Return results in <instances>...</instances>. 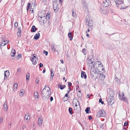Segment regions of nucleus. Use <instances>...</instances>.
<instances>
[{"label":"nucleus","instance_id":"54","mask_svg":"<svg viewBox=\"0 0 130 130\" xmlns=\"http://www.w3.org/2000/svg\"><path fill=\"white\" fill-rule=\"evenodd\" d=\"M89 120H91L92 119V117L91 116H90L89 117Z\"/></svg>","mask_w":130,"mask_h":130},{"label":"nucleus","instance_id":"60","mask_svg":"<svg viewBox=\"0 0 130 130\" xmlns=\"http://www.w3.org/2000/svg\"><path fill=\"white\" fill-rule=\"evenodd\" d=\"M60 61L61 62V63H63V60H62V59H61L60 60Z\"/></svg>","mask_w":130,"mask_h":130},{"label":"nucleus","instance_id":"53","mask_svg":"<svg viewBox=\"0 0 130 130\" xmlns=\"http://www.w3.org/2000/svg\"><path fill=\"white\" fill-rule=\"evenodd\" d=\"M21 71V69L20 68H19L17 70V72H20Z\"/></svg>","mask_w":130,"mask_h":130},{"label":"nucleus","instance_id":"49","mask_svg":"<svg viewBox=\"0 0 130 130\" xmlns=\"http://www.w3.org/2000/svg\"><path fill=\"white\" fill-rule=\"evenodd\" d=\"M43 66V64L41 63H40L39 64V68L41 67H42Z\"/></svg>","mask_w":130,"mask_h":130},{"label":"nucleus","instance_id":"39","mask_svg":"<svg viewBox=\"0 0 130 130\" xmlns=\"http://www.w3.org/2000/svg\"><path fill=\"white\" fill-rule=\"evenodd\" d=\"M6 45V44H5V43H3V39H2V43L1 44L0 46H4Z\"/></svg>","mask_w":130,"mask_h":130},{"label":"nucleus","instance_id":"41","mask_svg":"<svg viewBox=\"0 0 130 130\" xmlns=\"http://www.w3.org/2000/svg\"><path fill=\"white\" fill-rule=\"evenodd\" d=\"M99 103H101L102 104H103L104 102L103 101H102V99H100L99 100Z\"/></svg>","mask_w":130,"mask_h":130},{"label":"nucleus","instance_id":"1","mask_svg":"<svg viewBox=\"0 0 130 130\" xmlns=\"http://www.w3.org/2000/svg\"><path fill=\"white\" fill-rule=\"evenodd\" d=\"M93 67L95 69V70L97 72L100 73L102 71L104 70V67L101 62L96 61L94 62Z\"/></svg>","mask_w":130,"mask_h":130},{"label":"nucleus","instance_id":"6","mask_svg":"<svg viewBox=\"0 0 130 130\" xmlns=\"http://www.w3.org/2000/svg\"><path fill=\"white\" fill-rule=\"evenodd\" d=\"M114 97L113 96L109 97L107 99V102L109 105H111L114 103Z\"/></svg>","mask_w":130,"mask_h":130},{"label":"nucleus","instance_id":"57","mask_svg":"<svg viewBox=\"0 0 130 130\" xmlns=\"http://www.w3.org/2000/svg\"><path fill=\"white\" fill-rule=\"evenodd\" d=\"M26 127V126L25 125H23V126L22 128L23 129H24Z\"/></svg>","mask_w":130,"mask_h":130},{"label":"nucleus","instance_id":"35","mask_svg":"<svg viewBox=\"0 0 130 130\" xmlns=\"http://www.w3.org/2000/svg\"><path fill=\"white\" fill-rule=\"evenodd\" d=\"M22 90H21L20 92V95L21 97H22L23 95L24 94V92H23V91H22Z\"/></svg>","mask_w":130,"mask_h":130},{"label":"nucleus","instance_id":"56","mask_svg":"<svg viewBox=\"0 0 130 130\" xmlns=\"http://www.w3.org/2000/svg\"><path fill=\"white\" fill-rule=\"evenodd\" d=\"M69 94H68L67 93L65 95V97H68V95Z\"/></svg>","mask_w":130,"mask_h":130},{"label":"nucleus","instance_id":"8","mask_svg":"<svg viewBox=\"0 0 130 130\" xmlns=\"http://www.w3.org/2000/svg\"><path fill=\"white\" fill-rule=\"evenodd\" d=\"M119 96L121 100H124V101H125L127 100V99L124 96V94L123 92H122L121 93L119 92Z\"/></svg>","mask_w":130,"mask_h":130},{"label":"nucleus","instance_id":"10","mask_svg":"<svg viewBox=\"0 0 130 130\" xmlns=\"http://www.w3.org/2000/svg\"><path fill=\"white\" fill-rule=\"evenodd\" d=\"M43 119L42 117L39 118L38 120V124L39 126L41 125L43 122Z\"/></svg>","mask_w":130,"mask_h":130},{"label":"nucleus","instance_id":"4","mask_svg":"<svg viewBox=\"0 0 130 130\" xmlns=\"http://www.w3.org/2000/svg\"><path fill=\"white\" fill-rule=\"evenodd\" d=\"M116 6L121 9H126L127 7L124 5L123 3H119L118 2H116Z\"/></svg>","mask_w":130,"mask_h":130},{"label":"nucleus","instance_id":"26","mask_svg":"<svg viewBox=\"0 0 130 130\" xmlns=\"http://www.w3.org/2000/svg\"><path fill=\"white\" fill-rule=\"evenodd\" d=\"M18 85L17 83H15L13 86V90L14 91H15Z\"/></svg>","mask_w":130,"mask_h":130},{"label":"nucleus","instance_id":"5","mask_svg":"<svg viewBox=\"0 0 130 130\" xmlns=\"http://www.w3.org/2000/svg\"><path fill=\"white\" fill-rule=\"evenodd\" d=\"M100 11L101 13L105 14H107L108 12L106 8L103 6H100Z\"/></svg>","mask_w":130,"mask_h":130},{"label":"nucleus","instance_id":"16","mask_svg":"<svg viewBox=\"0 0 130 130\" xmlns=\"http://www.w3.org/2000/svg\"><path fill=\"white\" fill-rule=\"evenodd\" d=\"M3 109L7 111V110L8 108L7 106V103L6 102H5L3 105Z\"/></svg>","mask_w":130,"mask_h":130},{"label":"nucleus","instance_id":"14","mask_svg":"<svg viewBox=\"0 0 130 130\" xmlns=\"http://www.w3.org/2000/svg\"><path fill=\"white\" fill-rule=\"evenodd\" d=\"M109 0L107 1L105 0L104 2V6L105 7H108L109 5Z\"/></svg>","mask_w":130,"mask_h":130},{"label":"nucleus","instance_id":"24","mask_svg":"<svg viewBox=\"0 0 130 130\" xmlns=\"http://www.w3.org/2000/svg\"><path fill=\"white\" fill-rule=\"evenodd\" d=\"M15 50H12L10 55L12 56H15Z\"/></svg>","mask_w":130,"mask_h":130},{"label":"nucleus","instance_id":"33","mask_svg":"<svg viewBox=\"0 0 130 130\" xmlns=\"http://www.w3.org/2000/svg\"><path fill=\"white\" fill-rule=\"evenodd\" d=\"M30 4L29 3H27V10L28 11V10H29V7H30Z\"/></svg>","mask_w":130,"mask_h":130},{"label":"nucleus","instance_id":"63","mask_svg":"<svg viewBox=\"0 0 130 130\" xmlns=\"http://www.w3.org/2000/svg\"><path fill=\"white\" fill-rule=\"evenodd\" d=\"M69 91H70L71 90V88L70 87H69Z\"/></svg>","mask_w":130,"mask_h":130},{"label":"nucleus","instance_id":"32","mask_svg":"<svg viewBox=\"0 0 130 130\" xmlns=\"http://www.w3.org/2000/svg\"><path fill=\"white\" fill-rule=\"evenodd\" d=\"M93 62V61H91V59H90L88 61V62L87 63V64L88 65H90V64H92Z\"/></svg>","mask_w":130,"mask_h":130},{"label":"nucleus","instance_id":"42","mask_svg":"<svg viewBox=\"0 0 130 130\" xmlns=\"http://www.w3.org/2000/svg\"><path fill=\"white\" fill-rule=\"evenodd\" d=\"M52 49L53 50V51L55 52L56 51V50L54 45L52 47Z\"/></svg>","mask_w":130,"mask_h":130},{"label":"nucleus","instance_id":"44","mask_svg":"<svg viewBox=\"0 0 130 130\" xmlns=\"http://www.w3.org/2000/svg\"><path fill=\"white\" fill-rule=\"evenodd\" d=\"M128 124V123L126 121L124 123V126H126V125H127V124Z\"/></svg>","mask_w":130,"mask_h":130},{"label":"nucleus","instance_id":"64","mask_svg":"<svg viewBox=\"0 0 130 130\" xmlns=\"http://www.w3.org/2000/svg\"><path fill=\"white\" fill-rule=\"evenodd\" d=\"M86 36L88 37H89V35L88 34H86Z\"/></svg>","mask_w":130,"mask_h":130},{"label":"nucleus","instance_id":"31","mask_svg":"<svg viewBox=\"0 0 130 130\" xmlns=\"http://www.w3.org/2000/svg\"><path fill=\"white\" fill-rule=\"evenodd\" d=\"M58 7L57 6V8H53L54 10V12L55 13H57L58 10Z\"/></svg>","mask_w":130,"mask_h":130},{"label":"nucleus","instance_id":"36","mask_svg":"<svg viewBox=\"0 0 130 130\" xmlns=\"http://www.w3.org/2000/svg\"><path fill=\"white\" fill-rule=\"evenodd\" d=\"M29 74H27L26 75V79L27 80H28L29 79Z\"/></svg>","mask_w":130,"mask_h":130},{"label":"nucleus","instance_id":"15","mask_svg":"<svg viewBox=\"0 0 130 130\" xmlns=\"http://www.w3.org/2000/svg\"><path fill=\"white\" fill-rule=\"evenodd\" d=\"M40 36V34L39 33H37L35 35L34 38L35 39L37 40L39 38Z\"/></svg>","mask_w":130,"mask_h":130},{"label":"nucleus","instance_id":"50","mask_svg":"<svg viewBox=\"0 0 130 130\" xmlns=\"http://www.w3.org/2000/svg\"><path fill=\"white\" fill-rule=\"evenodd\" d=\"M46 88H49V90L50 91V88H49V87H48V85H45V87H44V88H45V89H45Z\"/></svg>","mask_w":130,"mask_h":130},{"label":"nucleus","instance_id":"47","mask_svg":"<svg viewBox=\"0 0 130 130\" xmlns=\"http://www.w3.org/2000/svg\"><path fill=\"white\" fill-rule=\"evenodd\" d=\"M14 26L15 27H17L18 26V24L17 22H15L14 23Z\"/></svg>","mask_w":130,"mask_h":130},{"label":"nucleus","instance_id":"13","mask_svg":"<svg viewBox=\"0 0 130 130\" xmlns=\"http://www.w3.org/2000/svg\"><path fill=\"white\" fill-rule=\"evenodd\" d=\"M81 77L82 78L86 79L87 78V76L86 73L84 71H82L81 73Z\"/></svg>","mask_w":130,"mask_h":130},{"label":"nucleus","instance_id":"3","mask_svg":"<svg viewBox=\"0 0 130 130\" xmlns=\"http://www.w3.org/2000/svg\"><path fill=\"white\" fill-rule=\"evenodd\" d=\"M87 19L85 20L86 23H88V26L90 28L92 27L93 25V23L92 20H90V18L89 17H87V16H86Z\"/></svg>","mask_w":130,"mask_h":130},{"label":"nucleus","instance_id":"58","mask_svg":"<svg viewBox=\"0 0 130 130\" xmlns=\"http://www.w3.org/2000/svg\"><path fill=\"white\" fill-rule=\"evenodd\" d=\"M36 83H39V80H37V79H36Z\"/></svg>","mask_w":130,"mask_h":130},{"label":"nucleus","instance_id":"11","mask_svg":"<svg viewBox=\"0 0 130 130\" xmlns=\"http://www.w3.org/2000/svg\"><path fill=\"white\" fill-rule=\"evenodd\" d=\"M9 75V71L6 70L5 72V74H4V76H5V77H4V79H5V78H7L8 77Z\"/></svg>","mask_w":130,"mask_h":130},{"label":"nucleus","instance_id":"27","mask_svg":"<svg viewBox=\"0 0 130 130\" xmlns=\"http://www.w3.org/2000/svg\"><path fill=\"white\" fill-rule=\"evenodd\" d=\"M68 110H69V113L71 115H72L73 113V112H72V108H71L70 107L69 108Z\"/></svg>","mask_w":130,"mask_h":130},{"label":"nucleus","instance_id":"20","mask_svg":"<svg viewBox=\"0 0 130 130\" xmlns=\"http://www.w3.org/2000/svg\"><path fill=\"white\" fill-rule=\"evenodd\" d=\"M57 1H54L53 4V8H57V6H58V5L57 3Z\"/></svg>","mask_w":130,"mask_h":130},{"label":"nucleus","instance_id":"21","mask_svg":"<svg viewBox=\"0 0 130 130\" xmlns=\"http://www.w3.org/2000/svg\"><path fill=\"white\" fill-rule=\"evenodd\" d=\"M49 89H47V91H46V90H44V95H45V96L49 97L50 94H49Z\"/></svg>","mask_w":130,"mask_h":130},{"label":"nucleus","instance_id":"2","mask_svg":"<svg viewBox=\"0 0 130 130\" xmlns=\"http://www.w3.org/2000/svg\"><path fill=\"white\" fill-rule=\"evenodd\" d=\"M106 113L103 109H101L97 113V117H104L106 115Z\"/></svg>","mask_w":130,"mask_h":130},{"label":"nucleus","instance_id":"30","mask_svg":"<svg viewBox=\"0 0 130 130\" xmlns=\"http://www.w3.org/2000/svg\"><path fill=\"white\" fill-rule=\"evenodd\" d=\"M72 14L73 16L74 17L76 16V14L75 11L73 10H72Z\"/></svg>","mask_w":130,"mask_h":130},{"label":"nucleus","instance_id":"34","mask_svg":"<svg viewBox=\"0 0 130 130\" xmlns=\"http://www.w3.org/2000/svg\"><path fill=\"white\" fill-rule=\"evenodd\" d=\"M100 77L102 79H104L105 78V76L101 73L100 74Z\"/></svg>","mask_w":130,"mask_h":130},{"label":"nucleus","instance_id":"22","mask_svg":"<svg viewBox=\"0 0 130 130\" xmlns=\"http://www.w3.org/2000/svg\"><path fill=\"white\" fill-rule=\"evenodd\" d=\"M34 96L35 98H37L38 99H39V95L38 93V92L35 91L34 93Z\"/></svg>","mask_w":130,"mask_h":130},{"label":"nucleus","instance_id":"59","mask_svg":"<svg viewBox=\"0 0 130 130\" xmlns=\"http://www.w3.org/2000/svg\"><path fill=\"white\" fill-rule=\"evenodd\" d=\"M45 51V55L46 56H47V54H48V52H47L46 51V52H45V51Z\"/></svg>","mask_w":130,"mask_h":130},{"label":"nucleus","instance_id":"7","mask_svg":"<svg viewBox=\"0 0 130 130\" xmlns=\"http://www.w3.org/2000/svg\"><path fill=\"white\" fill-rule=\"evenodd\" d=\"M46 90L45 88H44L41 92V94L42 97V99L43 100H47L49 98V96H46L44 95V90Z\"/></svg>","mask_w":130,"mask_h":130},{"label":"nucleus","instance_id":"45","mask_svg":"<svg viewBox=\"0 0 130 130\" xmlns=\"http://www.w3.org/2000/svg\"><path fill=\"white\" fill-rule=\"evenodd\" d=\"M63 0H59V3L60 4H61L62 5Z\"/></svg>","mask_w":130,"mask_h":130},{"label":"nucleus","instance_id":"29","mask_svg":"<svg viewBox=\"0 0 130 130\" xmlns=\"http://www.w3.org/2000/svg\"><path fill=\"white\" fill-rule=\"evenodd\" d=\"M3 42H4L5 44H6V45L8 43L9 41L6 39L5 40L4 39L3 40Z\"/></svg>","mask_w":130,"mask_h":130},{"label":"nucleus","instance_id":"48","mask_svg":"<svg viewBox=\"0 0 130 130\" xmlns=\"http://www.w3.org/2000/svg\"><path fill=\"white\" fill-rule=\"evenodd\" d=\"M3 119L2 118H1L0 119V123H2L3 122Z\"/></svg>","mask_w":130,"mask_h":130},{"label":"nucleus","instance_id":"61","mask_svg":"<svg viewBox=\"0 0 130 130\" xmlns=\"http://www.w3.org/2000/svg\"><path fill=\"white\" fill-rule=\"evenodd\" d=\"M79 88V86H77L76 87V91H77L78 90V88Z\"/></svg>","mask_w":130,"mask_h":130},{"label":"nucleus","instance_id":"9","mask_svg":"<svg viewBox=\"0 0 130 130\" xmlns=\"http://www.w3.org/2000/svg\"><path fill=\"white\" fill-rule=\"evenodd\" d=\"M30 115L28 113H27L25 115L24 120H26L28 122L30 120Z\"/></svg>","mask_w":130,"mask_h":130},{"label":"nucleus","instance_id":"23","mask_svg":"<svg viewBox=\"0 0 130 130\" xmlns=\"http://www.w3.org/2000/svg\"><path fill=\"white\" fill-rule=\"evenodd\" d=\"M68 36L70 40H72L73 39V37H71L72 34L71 32H70L68 34Z\"/></svg>","mask_w":130,"mask_h":130},{"label":"nucleus","instance_id":"28","mask_svg":"<svg viewBox=\"0 0 130 130\" xmlns=\"http://www.w3.org/2000/svg\"><path fill=\"white\" fill-rule=\"evenodd\" d=\"M90 109V107H88L85 110V111H86V112L87 113H89V109Z\"/></svg>","mask_w":130,"mask_h":130},{"label":"nucleus","instance_id":"12","mask_svg":"<svg viewBox=\"0 0 130 130\" xmlns=\"http://www.w3.org/2000/svg\"><path fill=\"white\" fill-rule=\"evenodd\" d=\"M79 107V108L80 107V103L79 101L78 100L77 101V102L76 103V104L75 106L74 107V108L75 110H77L78 107L77 106Z\"/></svg>","mask_w":130,"mask_h":130},{"label":"nucleus","instance_id":"19","mask_svg":"<svg viewBox=\"0 0 130 130\" xmlns=\"http://www.w3.org/2000/svg\"><path fill=\"white\" fill-rule=\"evenodd\" d=\"M37 29L36 28L35 26L34 25H33L32 27L31 31L32 32H34Z\"/></svg>","mask_w":130,"mask_h":130},{"label":"nucleus","instance_id":"37","mask_svg":"<svg viewBox=\"0 0 130 130\" xmlns=\"http://www.w3.org/2000/svg\"><path fill=\"white\" fill-rule=\"evenodd\" d=\"M86 50L85 48H84L82 50V52L85 55H86Z\"/></svg>","mask_w":130,"mask_h":130},{"label":"nucleus","instance_id":"17","mask_svg":"<svg viewBox=\"0 0 130 130\" xmlns=\"http://www.w3.org/2000/svg\"><path fill=\"white\" fill-rule=\"evenodd\" d=\"M58 85L61 90H63L66 87V86L65 85H63L61 84H59Z\"/></svg>","mask_w":130,"mask_h":130},{"label":"nucleus","instance_id":"38","mask_svg":"<svg viewBox=\"0 0 130 130\" xmlns=\"http://www.w3.org/2000/svg\"><path fill=\"white\" fill-rule=\"evenodd\" d=\"M115 79H116V80H117V84L120 83V80L117 77Z\"/></svg>","mask_w":130,"mask_h":130},{"label":"nucleus","instance_id":"62","mask_svg":"<svg viewBox=\"0 0 130 130\" xmlns=\"http://www.w3.org/2000/svg\"><path fill=\"white\" fill-rule=\"evenodd\" d=\"M87 97H88V98H89L90 97V95L89 94H87Z\"/></svg>","mask_w":130,"mask_h":130},{"label":"nucleus","instance_id":"52","mask_svg":"<svg viewBox=\"0 0 130 130\" xmlns=\"http://www.w3.org/2000/svg\"><path fill=\"white\" fill-rule=\"evenodd\" d=\"M52 69L51 70V76H53L54 75V74H53L52 75V74L53 73V71H52Z\"/></svg>","mask_w":130,"mask_h":130},{"label":"nucleus","instance_id":"51","mask_svg":"<svg viewBox=\"0 0 130 130\" xmlns=\"http://www.w3.org/2000/svg\"><path fill=\"white\" fill-rule=\"evenodd\" d=\"M72 83H69L68 84V86L69 87H70L72 86Z\"/></svg>","mask_w":130,"mask_h":130},{"label":"nucleus","instance_id":"40","mask_svg":"<svg viewBox=\"0 0 130 130\" xmlns=\"http://www.w3.org/2000/svg\"><path fill=\"white\" fill-rule=\"evenodd\" d=\"M77 95L79 97H80L82 96V94L81 93H77Z\"/></svg>","mask_w":130,"mask_h":130},{"label":"nucleus","instance_id":"18","mask_svg":"<svg viewBox=\"0 0 130 130\" xmlns=\"http://www.w3.org/2000/svg\"><path fill=\"white\" fill-rule=\"evenodd\" d=\"M37 60L35 59V58H32L31 59V61H32V64L34 65H35L37 63Z\"/></svg>","mask_w":130,"mask_h":130},{"label":"nucleus","instance_id":"25","mask_svg":"<svg viewBox=\"0 0 130 130\" xmlns=\"http://www.w3.org/2000/svg\"><path fill=\"white\" fill-rule=\"evenodd\" d=\"M45 18L47 20H48L50 18V15L49 12H48L46 15Z\"/></svg>","mask_w":130,"mask_h":130},{"label":"nucleus","instance_id":"55","mask_svg":"<svg viewBox=\"0 0 130 130\" xmlns=\"http://www.w3.org/2000/svg\"><path fill=\"white\" fill-rule=\"evenodd\" d=\"M51 101V102L53 100V98L52 96L50 98Z\"/></svg>","mask_w":130,"mask_h":130},{"label":"nucleus","instance_id":"46","mask_svg":"<svg viewBox=\"0 0 130 130\" xmlns=\"http://www.w3.org/2000/svg\"><path fill=\"white\" fill-rule=\"evenodd\" d=\"M17 57H18V59H19V58H21V55L20 54H18V55H17Z\"/></svg>","mask_w":130,"mask_h":130},{"label":"nucleus","instance_id":"43","mask_svg":"<svg viewBox=\"0 0 130 130\" xmlns=\"http://www.w3.org/2000/svg\"><path fill=\"white\" fill-rule=\"evenodd\" d=\"M18 29L19 30V31L18 32H19V34H20L21 32V28H19Z\"/></svg>","mask_w":130,"mask_h":130}]
</instances>
